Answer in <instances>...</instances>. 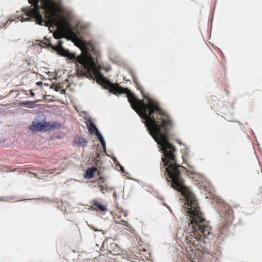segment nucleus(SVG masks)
Wrapping results in <instances>:
<instances>
[{
  "instance_id": "12",
  "label": "nucleus",
  "mask_w": 262,
  "mask_h": 262,
  "mask_svg": "<svg viewBox=\"0 0 262 262\" xmlns=\"http://www.w3.org/2000/svg\"><path fill=\"white\" fill-rule=\"evenodd\" d=\"M35 101H25L22 102V104L28 107L32 108L35 105Z\"/></svg>"
},
{
  "instance_id": "16",
  "label": "nucleus",
  "mask_w": 262,
  "mask_h": 262,
  "mask_svg": "<svg viewBox=\"0 0 262 262\" xmlns=\"http://www.w3.org/2000/svg\"><path fill=\"white\" fill-rule=\"evenodd\" d=\"M96 135L98 137V139H99V141H102L103 140H104L102 136L101 135V134L99 132L98 130H97V133H96Z\"/></svg>"
},
{
  "instance_id": "3",
  "label": "nucleus",
  "mask_w": 262,
  "mask_h": 262,
  "mask_svg": "<svg viewBox=\"0 0 262 262\" xmlns=\"http://www.w3.org/2000/svg\"><path fill=\"white\" fill-rule=\"evenodd\" d=\"M31 6L24 8L20 20L34 21L40 25L50 27L55 23L56 3L53 0H28Z\"/></svg>"
},
{
  "instance_id": "20",
  "label": "nucleus",
  "mask_w": 262,
  "mask_h": 262,
  "mask_svg": "<svg viewBox=\"0 0 262 262\" xmlns=\"http://www.w3.org/2000/svg\"><path fill=\"white\" fill-rule=\"evenodd\" d=\"M68 31L70 34H73V31H72V29H70V28H68Z\"/></svg>"
},
{
  "instance_id": "22",
  "label": "nucleus",
  "mask_w": 262,
  "mask_h": 262,
  "mask_svg": "<svg viewBox=\"0 0 262 262\" xmlns=\"http://www.w3.org/2000/svg\"><path fill=\"white\" fill-rule=\"evenodd\" d=\"M120 167H121V170L123 171V167L122 166H120Z\"/></svg>"
},
{
  "instance_id": "5",
  "label": "nucleus",
  "mask_w": 262,
  "mask_h": 262,
  "mask_svg": "<svg viewBox=\"0 0 262 262\" xmlns=\"http://www.w3.org/2000/svg\"><path fill=\"white\" fill-rule=\"evenodd\" d=\"M106 247L107 251L114 255H118L121 251L120 247L114 242L107 244Z\"/></svg>"
},
{
  "instance_id": "4",
  "label": "nucleus",
  "mask_w": 262,
  "mask_h": 262,
  "mask_svg": "<svg viewBox=\"0 0 262 262\" xmlns=\"http://www.w3.org/2000/svg\"><path fill=\"white\" fill-rule=\"evenodd\" d=\"M61 127V125L57 122H44L35 123L33 122L29 126V129L32 132H38L42 130L47 131L54 130Z\"/></svg>"
},
{
  "instance_id": "13",
  "label": "nucleus",
  "mask_w": 262,
  "mask_h": 262,
  "mask_svg": "<svg viewBox=\"0 0 262 262\" xmlns=\"http://www.w3.org/2000/svg\"><path fill=\"white\" fill-rule=\"evenodd\" d=\"M58 51V52L60 55L63 56L67 57L69 51L68 50H66L64 48L60 49Z\"/></svg>"
},
{
  "instance_id": "11",
  "label": "nucleus",
  "mask_w": 262,
  "mask_h": 262,
  "mask_svg": "<svg viewBox=\"0 0 262 262\" xmlns=\"http://www.w3.org/2000/svg\"><path fill=\"white\" fill-rule=\"evenodd\" d=\"M53 35L55 38L56 39H60L61 38H67L68 39H70L69 37H66L63 32L61 31H57L53 33Z\"/></svg>"
},
{
  "instance_id": "21",
  "label": "nucleus",
  "mask_w": 262,
  "mask_h": 262,
  "mask_svg": "<svg viewBox=\"0 0 262 262\" xmlns=\"http://www.w3.org/2000/svg\"><path fill=\"white\" fill-rule=\"evenodd\" d=\"M30 94H31V95L32 96H34V95H35L34 93H33V92H32V91L30 92Z\"/></svg>"
},
{
  "instance_id": "6",
  "label": "nucleus",
  "mask_w": 262,
  "mask_h": 262,
  "mask_svg": "<svg viewBox=\"0 0 262 262\" xmlns=\"http://www.w3.org/2000/svg\"><path fill=\"white\" fill-rule=\"evenodd\" d=\"M86 125L91 135L94 134V133L96 134L97 130H98L94 123L90 119L86 122Z\"/></svg>"
},
{
  "instance_id": "17",
  "label": "nucleus",
  "mask_w": 262,
  "mask_h": 262,
  "mask_svg": "<svg viewBox=\"0 0 262 262\" xmlns=\"http://www.w3.org/2000/svg\"><path fill=\"white\" fill-rule=\"evenodd\" d=\"M97 181L99 184V185H102V184L104 183L105 182V179L102 177H100L98 179Z\"/></svg>"
},
{
  "instance_id": "15",
  "label": "nucleus",
  "mask_w": 262,
  "mask_h": 262,
  "mask_svg": "<svg viewBox=\"0 0 262 262\" xmlns=\"http://www.w3.org/2000/svg\"><path fill=\"white\" fill-rule=\"evenodd\" d=\"M63 42L61 40H58L57 44V49L59 50L60 49L63 48L62 47Z\"/></svg>"
},
{
  "instance_id": "2",
  "label": "nucleus",
  "mask_w": 262,
  "mask_h": 262,
  "mask_svg": "<svg viewBox=\"0 0 262 262\" xmlns=\"http://www.w3.org/2000/svg\"><path fill=\"white\" fill-rule=\"evenodd\" d=\"M70 59L75 61L77 67L79 64L82 70H80L81 74L88 73L93 74L96 78L103 80L104 83V88L110 92L114 95L126 94L128 102L132 108L136 111L142 104L144 100H139L128 89L123 88L118 83H113L110 80L105 78L100 71L99 66L95 63V59L88 51L82 52L81 55L76 56L75 53L69 52L67 56Z\"/></svg>"
},
{
  "instance_id": "10",
  "label": "nucleus",
  "mask_w": 262,
  "mask_h": 262,
  "mask_svg": "<svg viewBox=\"0 0 262 262\" xmlns=\"http://www.w3.org/2000/svg\"><path fill=\"white\" fill-rule=\"evenodd\" d=\"M82 70V69H81V68H80V66H79L78 68H77V71H76V73L77 74H80L81 76H84V75H86V77H88V75H89L90 76V77H91V78H96L97 79V80H100L102 82V84H103V87H104V83L103 81V80L102 79H98V78H96L93 74H89L88 73H85L84 74H81V72H80V70ZM105 89H106L105 88H104Z\"/></svg>"
},
{
  "instance_id": "7",
  "label": "nucleus",
  "mask_w": 262,
  "mask_h": 262,
  "mask_svg": "<svg viewBox=\"0 0 262 262\" xmlns=\"http://www.w3.org/2000/svg\"><path fill=\"white\" fill-rule=\"evenodd\" d=\"M74 142L79 146L84 147L88 144V141L83 137H76L74 139Z\"/></svg>"
},
{
  "instance_id": "8",
  "label": "nucleus",
  "mask_w": 262,
  "mask_h": 262,
  "mask_svg": "<svg viewBox=\"0 0 262 262\" xmlns=\"http://www.w3.org/2000/svg\"><path fill=\"white\" fill-rule=\"evenodd\" d=\"M92 207L94 209L100 210L102 211H106L107 207L105 205H102L99 203L97 200H93Z\"/></svg>"
},
{
  "instance_id": "1",
  "label": "nucleus",
  "mask_w": 262,
  "mask_h": 262,
  "mask_svg": "<svg viewBox=\"0 0 262 262\" xmlns=\"http://www.w3.org/2000/svg\"><path fill=\"white\" fill-rule=\"evenodd\" d=\"M138 89L142 96L147 99L148 103L144 101L135 111L145 120L150 134L161 147L163 157L161 169L164 172L167 181L170 183L171 187L180 192L184 198L183 207L190 221L185 235L186 249L194 253H203L206 251L205 239L212 235V228L209 223L203 217L194 193L184 185L182 171L186 170L188 176L192 179L199 174L193 167L189 166L186 169L177 163L176 149L168 142V132L172 127L169 116L160 107L158 102L145 95L142 88Z\"/></svg>"
},
{
  "instance_id": "18",
  "label": "nucleus",
  "mask_w": 262,
  "mask_h": 262,
  "mask_svg": "<svg viewBox=\"0 0 262 262\" xmlns=\"http://www.w3.org/2000/svg\"><path fill=\"white\" fill-rule=\"evenodd\" d=\"M99 189H100V190L103 193H104V187L103 185H99Z\"/></svg>"
},
{
  "instance_id": "19",
  "label": "nucleus",
  "mask_w": 262,
  "mask_h": 262,
  "mask_svg": "<svg viewBox=\"0 0 262 262\" xmlns=\"http://www.w3.org/2000/svg\"><path fill=\"white\" fill-rule=\"evenodd\" d=\"M100 142L101 144V145H102V146L103 147V148H105V144L104 140L100 141Z\"/></svg>"
},
{
  "instance_id": "9",
  "label": "nucleus",
  "mask_w": 262,
  "mask_h": 262,
  "mask_svg": "<svg viewBox=\"0 0 262 262\" xmlns=\"http://www.w3.org/2000/svg\"><path fill=\"white\" fill-rule=\"evenodd\" d=\"M97 170V168L94 167L89 168L85 171V177L88 179L92 178L94 176Z\"/></svg>"
},
{
  "instance_id": "14",
  "label": "nucleus",
  "mask_w": 262,
  "mask_h": 262,
  "mask_svg": "<svg viewBox=\"0 0 262 262\" xmlns=\"http://www.w3.org/2000/svg\"><path fill=\"white\" fill-rule=\"evenodd\" d=\"M121 223L119 221L116 220V224H121L122 225H123L124 226H125L126 227H129V224L127 222L123 221V220H121Z\"/></svg>"
}]
</instances>
